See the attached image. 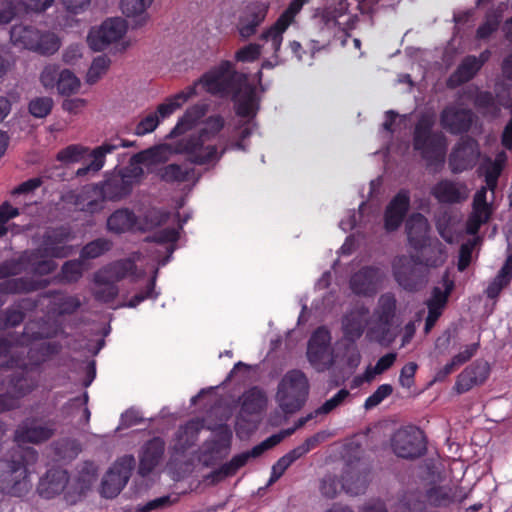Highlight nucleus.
I'll list each match as a JSON object with an SVG mask.
<instances>
[{
    "label": "nucleus",
    "mask_w": 512,
    "mask_h": 512,
    "mask_svg": "<svg viewBox=\"0 0 512 512\" xmlns=\"http://www.w3.org/2000/svg\"><path fill=\"white\" fill-rule=\"evenodd\" d=\"M203 123L198 132L179 138L172 146L175 154L185 155L189 163L198 166L216 164L225 152V149L219 152L217 145L210 143L223 130L224 117L210 115Z\"/></svg>",
    "instance_id": "obj_1"
},
{
    "label": "nucleus",
    "mask_w": 512,
    "mask_h": 512,
    "mask_svg": "<svg viewBox=\"0 0 512 512\" xmlns=\"http://www.w3.org/2000/svg\"><path fill=\"white\" fill-rule=\"evenodd\" d=\"M432 116L422 115L413 130L412 144L428 168H441L446 159L447 138L441 132L433 131Z\"/></svg>",
    "instance_id": "obj_2"
},
{
    "label": "nucleus",
    "mask_w": 512,
    "mask_h": 512,
    "mask_svg": "<svg viewBox=\"0 0 512 512\" xmlns=\"http://www.w3.org/2000/svg\"><path fill=\"white\" fill-rule=\"evenodd\" d=\"M37 457V452L28 448L13 453L11 459H0V489L16 497L26 494L30 487L27 464Z\"/></svg>",
    "instance_id": "obj_3"
},
{
    "label": "nucleus",
    "mask_w": 512,
    "mask_h": 512,
    "mask_svg": "<svg viewBox=\"0 0 512 512\" xmlns=\"http://www.w3.org/2000/svg\"><path fill=\"white\" fill-rule=\"evenodd\" d=\"M248 76L236 71L231 61H221L217 66L205 72L198 81L206 92L219 97H232L237 95L240 88L245 85Z\"/></svg>",
    "instance_id": "obj_4"
},
{
    "label": "nucleus",
    "mask_w": 512,
    "mask_h": 512,
    "mask_svg": "<svg viewBox=\"0 0 512 512\" xmlns=\"http://www.w3.org/2000/svg\"><path fill=\"white\" fill-rule=\"evenodd\" d=\"M309 394V382L300 370L288 371L278 384L276 401L285 414H294L305 404Z\"/></svg>",
    "instance_id": "obj_5"
},
{
    "label": "nucleus",
    "mask_w": 512,
    "mask_h": 512,
    "mask_svg": "<svg viewBox=\"0 0 512 512\" xmlns=\"http://www.w3.org/2000/svg\"><path fill=\"white\" fill-rule=\"evenodd\" d=\"M391 268L394 280L405 291H419L427 282L428 272L418 255H397L392 261Z\"/></svg>",
    "instance_id": "obj_6"
},
{
    "label": "nucleus",
    "mask_w": 512,
    "mask_h": 512,
    "mask_svg": "<svg viewBox=\"0 0 512 512\" xmlns=\"http://www.w3.org/2000/svg\"><path fill=\"white\" fill-rule=\"evenodd\" d=\"M41 416L26 418L16 428L15 441L18 443L41 444L50 440L57 431L56 419L48 418L53 414V409L43 410Z\"/></svg>",
    "instance_id": "obj_7"
},
{
    "label": "nucleus",
    "mask_w": 512,
    "mask_h": 512,
    "mask_svg": "<svg viewBox=\"0 0 512 512\" xmlns=\"http://www.w3.org/2000/svg\"><path fill=\"white\" fill-rule=\"evenodd\" d=\"M393 452L400 458L415 459L426 452L423 432L415 426L397 430L391 438Z\"/></svg>",
    "instance_id": "obj_8"
},
{
    "label": "nucleus",
    "mask_w": 512,
    "mask_h": 512,
    "mask_svg": "<svg viewBox=\"0 0 512 512\" xmlns=\"http://www.w3.org/2000/svg\"><path fill=\"white\" fill-rule=\"evenodd\" d=\"M480 157V146L471 136H462L455 143L448 156V165L452 173L459 174L473 169Z\"/></svg>",
    "instance_id": "obj_9"
},
{
    "label": "nucleus",
    "mask_w": 512,
    "mask_h": 512,
    "mask_svg": "<svg viewBox=\"0 0 512 512\" xmlns=\"http://www.w3.org/2000/svg\"><path fill=\"white\" fill-rule=\"evenodd\" d=\"M310 0H291L287 8L276 21L260 34V40L271 41L274 54L277 56L282 46L284 33L295 22L296 16Z\"/></svg>",
    "instance_id": "obj_10"
},
{
    "label": "nucleus",
    "mask_w": 512,
    "mask_h": 512,
    "mask_svg": "<svg viewBox=\"0 0 512 512\" xmlns=\"http://www.w3.org/2000/svg\"><path fill=\"white\" fill-rule=\"evenodd\" d=\"M127 26L121 18H109L100 27L92 28L87 36L89 47L94 51H103L111 43L120 40L126 33Z\"/></svg>",
    "instance_id": "obj_11"
},
{
    "label": "nucleus",
    "mask_w": 512,
    "mask_h": 512,
    "mask_svg": "<svg viewBox=\"0 0 512 512\" xmlns=\"http://www.w3.org/2000/svg\"><path fill=\"white\" fill-rule=\"evenodd\" d=\"M68 226H58L45 231L42 242L38 247L41 256L49 258H66L71 253V247L66 245L72 239Z\"/></svg>",
    "instance_id": "obj_12"
},
{
    "label": "nucleus",
    "mask_w": 512,
    "mask_h": 512,
    "mask_svg": "<svg viewBox=\"0 0 512 512\" xmlns=\"http://www.w3.org/2000/svg\"><path fill=\"white\" fill-rule=\"evenodd\" d=\"M440 125L452 135L468 133L474 122V113L468 108L448 105L440 112Z\"/></svg>",
    "instance_id": "obj_13"
},
{
    "label": "nucleus",
    "mask_w": 512,
    "mask_h": 512,
    "mask_svg": "<svg viewBox=\"0 0 512 512\" xmlns=\"http://www.w3.org/2000/svg\"><path fill=\"white\" fill-rule=\"evenodd\" d=\"M269 11V4L255 1L247 4L240 15L237 30L243 39H249L257 33L258 27L264 22Z\"/></svg>",
    "instance_id": "obj_14"
},
{
    "label": "nucleus",
    "mask_w": 512,
    "mask_h": 512,
    "mask_svg": "<svg viewBox=\"0 0 512 512\" xmlns=\"http://www.w3.org/2000/svg\"><path fill=\"white\" fill-rule=\"evenodd\" d=\"M331 339V333L325 326L312 333L307 345V358L313 367L322 369L328 363Z\"/></svg>",
    "instance_id": "obj_15"
},
{
    "label": "nucleus",
    "mask_w": 512,
    "mask_h": 512,
    "mask_svg": "<svg viewBox=\"0 0 512 512\" xmlns=\"http://www.w3.org/2000/svg\"><path fill=\"white\" fill-rule=\"evenodd\" d=\"M396 308L397 300L393 293H384L379 297L378 305L375 309V316L379 326L371 330L373 333H379L377 336V341L379 343H383L387 340L390 341V339H388V335L395 318Z\"/></svg>",
    "instance_id": "obj_16"
},
{
    "label": "nucleus",
    "mask_w": 512,
    "mask_h": 512,
    "mask_svg": "<svg viewBox=\"0 0 512 512\" xmlns=\"http://www.w3.org/2000/svg\"><path fill=\"white\" fill-rule=\"evenodd\" d=\"M19 371L10 375L8 382V391L12 397H17V402L34 391L39 384V371H33L27 367L25 363L23 366H16Z\"/></svg>",
    "instance_id": "obj_17"
},
{
    "label": "nucleus",
    "mask_w": 512,
    "mask_h": 512,
    "mask_svg": "<svg viewBox=\"0 0 512 512\" xmlns=\"http://www.w3.org/2000/svg\"><path fill=\"white\" fill-rule=\"evenodd\" d=\"M410 208V195L400 190L388 203L384 211V228L387 232L396 231L403 223Z\"/></svg>",
    "instance_id": "obj_18"
},
{
    "label": "nucleus",
    "mask_w": 512,
    "mask_h": 512,
    "mask_svg": "<svg viewBox=\"0 0 512 512\" xmlns=\"http://www.w3.org/2000/svg\"><path fill=\"white\" fill-rule=\"evenodd\" d=\"M406 234L409 246L414 251H421L433 239L429 236L430 225L421 213H413L406 221Z\"/></svg>",
    "instance_id": "obj_19"
},
{
    "label": "nucleus",
    "mask_w": 512,
    "mask_h": 512,
    "mask_svg": "<svg viewBox=\"0 0 512 512\" xmlns=\"http://www.w3.org/2000/svg\"><path fill=\"white\" fill-rule=\"evenodd\" d=\"M490 368L485 361H475L467 366L458 376L454 389L458 394L471 390L474 386L483 384L489 376Z\"/></svg>",
    "instance_id": "obj_20"
},
{
    "label": "nucleus",
    "mask_w": 512,
    "mask_h": 512,
    "mask_svg": "<svg viewBox=\"0 0 512 512\" xmlns=\"http://www.w3.org/2000/svg\"><path fill=\"white\" fill-rule=\"evenodd\" d=\"M165 451V441L161 437H153L142 447L139 455L138 474L148 476L160 463Z\"/></svg>",
    "instance_id": "obj_21"
},
{
    "label": "nucleus",
    "mask_w": 512,
    "mask_h": 512,
    "mask_svg": "<svg viewBox=\"0 0 512 512\" xmlns=\"http://www.w3.org/2000/svg\"><path fill=\"white\" fill-rule=\"evenodd\" d=\"M235 112L242 118H254L259 110V98L254 84L247 79L237 95L231 97Z\"/></svg>",
    "instance_id": "obj_22"
},
{
    "label": "nucleus",
    "mask_w": 512,
    "mask_h": 512,
    "mask_svg": "<svg viewBox=\"0 0 512 512\" xmlns=\"http://www.w3.org/2000/svg\"><path fill=\"white\" fill-rule=\"evenodd\" d=\"M137 266L130 258L113 261L94 274V283L117 282L135 274Z\"/></svg>",
    "instance_id": "obj_23"
},
{
    "label": "nucleus",
    "mask_w": 512,
    "mask_h": 512,
    "mask_svg": "<svg viewBox=\"0 0 512 512\" xmlns=\"http://www.w3.org/2000/svg\"><path fill=\"white\" fill-rule=\"evenodd\" d=\"M67 200L77 210L89 214L98 213L104 208L95 184L84 186L79 192L69 193Z\"/></svg>",
    "instance_id": "obj_24"
},
{
    "label": "nucleus",
    "mask_w": 512,
    "mask_h": 512,
    "mask_svg": "<svg viewBox=\"0 0 512 512\" xmlns=\"http://www.w3.org/2000/svg\"><path fill=\"white\" fill-rule=\"evenodd\" d=\"M379 278V268L365 266L352 275L350 279V287L357 295L372 296L376 293Z\"/></svg>",
    "instance_id": "obj_25"
},
{
    "label": "nucleus",
    "mask_w": 512,
    "mask_h": 512,
    "mask_svg": "<svg viewBox=\"0 0 512 512\" xmlns=\"http://www.w3.org/2000/svg\"><path fill=\"white\" fill-rule=\"evenodd\" d=\"M68 483V474L65 470L50 469L40 478L37 491L42 498L52 499L63 492Z\"/></svg>",
    "instance_id": "obj_26"
},
{
    "label": "nucleus",
    "mask_w": 512,
    "mask_h": 512,
    "mask_svg": "<svg viewBox=\"0 0 512 512\" xmlns=\"http://www.w3.org/2000/svg\"><path fill=\"white\" fill-rule=\"evenodd\" d=\"M368 469H357L355 466L347 465L342 473L341 489L351 496L364 494L369 484Z\"/></svg>",
    "instance_id": "obj_27"
},
{
    "label": "nucleus",
    "mask_w": 512,
    "mask_h": 512,
    "mask_svg": "<svg viewBox=\"0 0 512 512\" xmlns=\"http://www.w3.org/2000/svg\"><path fill=\"white\" fill-rule=\"evenodd\" d=\"M95 186L103 205L106 200H121L132 192L131 186L118 174L108 177L104 181L95 184Z\"/></svg>",
    "instance_id": "obj_28"
},
{
    "label": "nucleus",
    "mask_w": 512,
    "mask_h": 512,
    "mask_svg": "<svg viewBox=\"0 0 512 512\" xmlns=\"http://www.w3.org/2000/svg\"><path fill=\"white\" fill-rule=\"evenodd\" d=\"M50 284L47 279H32L29 277H9L0 282V293L2 294H28L45 289Z\"/></svg>",
    "instance_id": "obj_29"
},
{
    "label": "nucleus",
    "mask_w": 512,
    "mask_h": 512,
    "mask_svg": "<svg viewBox=\"0 0 512 512\" xmlns=\"http://www.w3.org/2000/svg\"><path fill=\"white\" fill-rule=\"evenodd\" d=\"M415 252V255L420 256V262L427 272L430 268L442 266L448 257L446 246L437 238L428 242L423 250Z\"/></svg>",
    "instance_id": "obj_30"
},
{
    "label": "nucleus",
    "mask_w": 512,
    "mask_h": 512,
    "mask_svg": "<svg viewBox=\"0 0 512 512\" xmlns=\"http://www.w3.org/2000/svg\"><path fill=\"white\" fill-rule=\"evenodd\" d=\"M366 313L365 310H354L343 316L342 332L346 342L354 344L361 338L366 326Z\"/></svg>",
    "instance_id": "obj_31"
},
{
    "label": "nucleus",
    "mask_w": 512,
    "mask_h": 512,
    "mask_svg": "<svg viewBox=\"0 0 512 512\" xmlns=\"http://www.w3.org/2000/svg\"><path fill=\"white\" fill-rule=\"evenodd\" d=\"M138 221L136 214L128 208L115 210L106 222V228L109 232L121 235L134 229Z\"/></svg>",
    "instance_id": "obj_32"
},
{
    "label": "nucleus",
    "mask_w": 512,
    "mask_h": 512,
    "mask_svg": "<svg viewBox=\"0 0 512 512\" xmlns=\"http://www.w3.org/2000/svg\"><path fill=\"white\" fill-rule=\"evenodd\" d=\"M431 195L441 204L460 203L466 198L458 184L449 179L438 181L431 188Z\"/></svg>",
    "instance_id": "obj_33"
},
{
    "label": "nucleus",
    "mask_w": 512,
    "mask_h": 512,
    "mask_svg": "<svg viewBox=\"0 0 512 512\" xmlns=\"http://www.w3.org/2000/svg\"><path fill=\"white\" fill-rule=\"evenodd\" d=\"M206 112L207 106L204 104H195L189 107L170 131L168 137L176 138L192 130L198 121L205 116Z\"/></svg>",
    "instance_id": "obj_34"
},
{
    "label": "nucleus",
    "mask_w": 512,
    "mask_h": 512,
    "mask_svg": "<svg viewBox=\"0 0 512 512\" xmlns=\"http://www.w3.org/2000/svg\"><path fill=\"white\" fill-rule=\"evenodd\" d=\"M196 95V83L193 85L187 86L184 90L174 94L173 96L167 98L165 102L159 104L157 106L156 114L158 117L165 119L174 113L177 109H179L185 102H187L191 97Z\"/></svg>",
    "instance_id": "obj_35"
},
{
    "label": "nucleus",
    "mask_w": 512,
    "mask_h": 512,
    "mask_svg": "<svg viewBox=\"0 0 512 512\" xmlns=\"http://www.w3.org/2000/svg\"><path fill=\"white\" fill-rule=\"evenodd\" d=\"M40 31L33 26L15 24L10 30L11 41L18 46L32 50L39 40Z\"/></svg>",
    "instance_id": "obj_36"
},
{
    "label": "nucleus",
    "mask_w": 512,
    "mask_h": 512,
    "mask_svg": "<svg viewBox=\"0 0 512 512\" xmlns=\"http://www.w3.org/2000/svg\"><path fill=\"white\" fill-rule=\"evenodd\" d=\"M41 252L37 249L30 251L20 257V263L28 264L35 275L46 276L53 273L57 268V263L53 259H40Z\"/></svg>",
    "instance_id": "obj_37"
},
{
    "label": "nucleus",
    "mask_w": 512,
    "mask_h": 512,
    "mask_svg": "<svg viewBox=\"0 0 512 512\" xmlns=\"http://www.w3.org/2000/svg\"><path fill=\"white\" fill-rule=\"evenodd\" d=\"M57 352V345L50 342H42L31 346L27 351L25 363L29 369L39 371L40 365L45 362L51 355Z\"/></svg>",
    "instance_id": "obj_38"
},
{
    "label": "nucleus",
    "mask_w": 512,
    "mask_h": 512,
    "mask_svg": "<svg viewBox=\"0 0 512 512\" xmlns=\"http://www.w3.org/2000/svg\"><path fill=\"white\" fill-rule=\"evenodd\" d=\"M481 70L476 62L475 55H468L462 59L457 69L449 78V82L455 85H462L472 80Z\"/></svg>",
    "instance_id": "obj_39"
},
{
    "label": "nucleus",
    "mask_w": 512,
    "mask_h": 512,
    "mask_svg": "<svg viewBox=\"0 0 512 512\" xmlns=\"http://www.w3.org/2000/svg\"><path fill=\"white\" fill-rule=\"evenodd\" d=\"M200 428L195 422H188L176 433L174 450L177 453H185L189 448L194 446L198 440Z\"/></svg>",
    "instance_id": "obj_40"
},
{
    "label": "nucleus",
    "mask_w": 512,
    "mask_h": 512,
    "mask_svg": "<svg viewBox=\"0 0 512 512\" xmlns=\"http://www.w3.org/2000/svg\"><path fill=\"white\" fill-rule=\"evenodd\" d=\"M267 398L258 387H252L242 395L241 411L248 415L259 414L266 406Z\"/></svg>",
    "instance_id": "obj_41"
},
{
    "label": "nucleus",
    "mask_w": 512,
    "mask_h": 512,
    "mask_svg": "<svg viewBox=\"0 0 512 512\" xmlns=\"http://www.w3.org/2000/svg\"><path fill=\"white\" fill-rule=\"evenodd\" d=\"M457 497V490L447 485H435L426 491V499L434 507H446Z\"/></svg>",
    "instance_id": "obj_42"
},
{
    "label": "nucleus",
    "mask_w": 512,
    "mask_h": 512,
    "mask_svg": "<svg viewBox=\"0 0 512 512\" xmlns=\"http://www.w3.org/2000/svg\"><path fill=\"white\" fill-rule=\"evenodd\" d=\"M505 161L506 154L501 152L496 156L494 161L487 159L486 164L480 167V169L484 170L483 174L485 177L486 188L490 191H494L496 189Z\"/></svg>",
    "instance_id": "obj_43"
},
{
    "label": "nucleus",
    "mask_w": 512,
    "mask_h": 512,
    "mask_svg": "<svg viewBox=\"0 0 512 512\" xmlns=\"http://www.w3.org/2000/svg\"><path fill=\"white\" fill-rule=\"evenodd\" d=\"M492 213V205H472V212L466 222L467 233L470 235L477 234L481 226L490 220Z\"/></svg>",
    "instance_id": "obj_44"
},
{
    "label": "nucleus",
    "mask_w": 512,
    "mask_h": 512,
    "mask_svg": "<svg viewBox=\"0 0 512 512\" xmlns=\"http://www.w3.org/2000/svg\"><path fill=\"white\" fill-rule=\"evenodd\" d=\"M117 145H111V143H103L101 146L95 148L92 153V160L91 162L83 167H80L76 171L77 177H84L86 176L90 171L92 172H98L102 169L105 163V156L108 153H111L115 150Z\"/></svg>",
    "instance_id": "obj_45"
},
{
    "label": "nucleus",
    "mask_w": 512,
    "mask_h": 512,
    "mask_svg": "<svg viewBox=\"0 0 512 512\" xmlns=\"http://www.w3.org/2000/svg\"><path fill=\"white\" fill-rule=\"evenodd\" d=\"M192 173H194L193 168H183L180 164L171 163L160 168L157 172V176L163 182L173 184L187 182Z\"/></svg>",
    "instance_id": "obj_46"
},
{
    "label": "nucleus",
    "mask_w": 512,
    "mask_h": 512,
    "mask_svg": "<svg viewBox=\"0 0 512 512\" xmlns=\"http://www.w3.org/2000/svg\"><path fill=\"white\" fill-rule=\"evenodd\" d=\"M127 480L116 471L109 469L101 481V495L104 498H115L126 486Z\"/></svg>",
    "instance_id": "obj_47"
},
{
    "label": "nucleus",
    "mask_w": 512,
    "mask_h": 512,
    "mask_svg": "<svg viewBox=\"0 0 512 512\" xmlns=\"http://www.w3.org/2000/svg\"><path fill=\"white\" fill-rule=\"evenodd\" d=\"M442 283L444 290L439 287H434L431 293V297L427 300L426 305L427 307H431L443 312L448 302V298L454 289V282L449 278L447 272L442 277Z\"/></svg>",
    "instance_id": "obj_48"
},
{
    "label": "nucleus",
    "mask_w": 512,
    "mask_h": 512,
    "mask_svg": "<svg viewBox=\"0 0 512 512\" xmlns=\"http://www.w3.org/2000/svg\"><path fill=\"white\" fill-rule=\"evenodd\" d=\"M150 152H152V150H146L134 154L131 157L130 165L128 167H124L118 173V175L120 177H123V180H126V183H128L131 186V190L133 189V185L135 184V182L139 181L143 177L144 170L140 166V164L145 162V154Z\"/></svg>",
    "instance_id": "obj_49"
},
{
    "label": "nucleus",
    "mask_w": 512,
    "mask_h": 512,
    "mask_svg": "<svg viewBox=\"0 0 512 512\" xmlns=\"http://www.w3.org/2000/svg\"><path fill=\"white\" fill-rule=\"evenodd\" d=\"M232 434L228 429L220 432L217 438L205 443L204 454L226 456L231 447Z\"/></svg>",
    "instance_id": "obj_50"
},
{
    "label": "nucleus",
    "mask_w": 512,
    "mask_h": 512,
    "mask_svg": "<svg viewBox=\"0 0 512 512\" xmlns=\"http://www.w3.org/2000/svg\"><path fill=\"white\" fill-rule=\"evenodd\" d=\"M113 247V242L107 238H97L88 242L80 251V258L83 260L96 259Z\"/></svg>",
    "instance_id": "obj_51"
},
{
    "label": "nucleus",
    "mask_w": 512,
    "mask_h": 512,
    "mask_svg": "<svg viewBox=\"0 0 512 512\" xmlns=\"http://www.w3.org/2000/svg\"><path fill=\"white\" fill-rule=\"evenodd\" d=\"M24 364V357L15 353L11 342L0 337V367L15 368L16 366H23Z\"/></svg>",
    "instance_id": "obj_52"
},
{
    "label": "nucleus",
    "mask_w": 512,
    "mask_h": 512,
    "mask_svg": "<svg viewBox=\"0 0 512 512\" xmlns=\"http://www.w3.org/2000/svg\"><path fill=\"white\" fill-rule=\"evenodd\" d=\"M501 23V14L495 10L488 11L484 22L476 30V38L486 40L495 33Z\"/></svg>",
    "instance_id": "obj_53"
},
{
    "label": "nucleus",
    "mask_w": 512,
    "mask_h": 512,
    "mask_svg": "<svg viewBox=\"0 0 512 512\" xmlns=\"http://www.w3.org/2000/svg\"><path fill=\"white\" fill-rule=\"evenodd\" d=\"M57 90L61 95H71L78 92L80 80L70 70H63L57 79Z\"/></svg>",
    "instance_id": "obj_54"
},
{
    "label": "nucleus",
    "mask_w": 512,
    "mask_h": 512,
    "mask_svg": "<svg viewBox=\"0 0 512 512\" xmlns=\"http://www.w3.org/2000/svg\"><path fill=\"white\" fill-rule=\"evenodd\" d=\"M251 458L253 457L250 454V451L234 455L229 462H226L218 469H215V473L222 474L226 478L231 477L235 475L240 468L245 466Z\"/></svg>",
    "instance_id": "obj_55"
},
{
    "label": "nucleus",
    "mask_w": 512,
    "mask_h": 512,
    "mask_svg": "<svg viewBox=\"0 0 512 512\" xmlns=\"http://www.w3.org/2000/svg\"><path fill=\"white\" fill-rule=\"evenodd\" d=\"M60 48L59 38L50 32L39 34V40L32 51L38 52L42 55H52Z\"/></svg>",
    "instance_id": "obj_56"
},
{
    "label": "nucleus",
    "mask_w": 512,
    "mask_h": 512,
    "mask_svg": "<svg viewBox=\"0 0 512 512\" xmlns=\"http://www.w3.org/2000/svg\"><path fill=\"white\" fill-rule=\"evenodd\" d=\"M474 105L478 110L482 111L483 114L497 116L500 112L494 95L489 91L479 92L475 97Z\"/></svg>",
    "instance_id": "obj_57"
},
{
    "label": "nucleus",
    "mask_w": 512,
    "mask_h": 512,
    "mask_svg": "<svg viewBox=\"0 0 512 512\" xmlns=\"http://www.w3.org/2000/svg\"><path fill=\"white\" fill-rule=\"evenodd\" d=\"M111 60L106 55H100L93 59L86 75V81L89 84H95L107 72Z\"/></svg>",
    "instance_id": "obj_58"
},
{
    "label": "nucleus",
    "mask_w": 512,
    "mask_h": 512,
    "mask_svg": "<svg viewBox=\"0 0 512 512\" xmlns=\"http://www.w3.org/2000/svg\"><path fill=\"white\" fill-rule=\"evenodd\" d=\"M97 286L93 291V297L96 301L101 303L113 302L118 294L119 288L116 283L108 281L107 283H95Z\"/></svg>",
    "instance_id": "obj_59"
},
{
    "label": "nucleus",
    "mask_w": 512,
    "mask_h": 512,
    "mask_svg": "<svg viewBox=\"0 0 512 512\" xmlns=\"http://www.w3.org/2000/svg\"><path fill=\"white\" fill-rule=\"evenodd\" d=\"M83 275L81 260H68L61 267V280L66 283H76Z\"/></svg>",
    "instance_id": "obj_60"
},
{
    "label": "nucleus",
    "mask_w": 512,
    "mask_h": 512,
    "mask_svg": "<svg viewBox=\"0 0 512 512\" xmlns=\"http://www.w3.org/2000/svg\"><path fill=\"white\" fill-rule=\"evenodd\" d=\"M53 108V100L50 97H36L29 102V113L35 118H45Z\"/></svg>",
    "instance_id": "obj_61"
},
{
    "label": "nucleus",
    "mask_w": 512,
    "mask_h": 512,
    "mask_svg": "<svg viewBox=\"0 0 512 512\" xmlns=\"http://www.w3.org/2000/svg\"><path fill=\"white\" fill-rule=\"evenodd\" d=\"M341 485L342 477L338 479L336 475L327 474L321 480L320 492L324 497L333 499L342 490Z\"/></svg>",
    "instance_id": "obj_62"
},
{
    "label": "nucleus",
    "mask_w": 512,
    "mask_h": 512,
    "mask_svg": "<svg viewBox=\"0 0 512 512\" xmlns=\"http://www.w3.org/2000/svg\"><path fill=\"white\" fill-rule=\"evenodd\" d=\"M153 0H121V10L127 17L141 15Z\"/></svg>",
    "instance_id": "obj_63"
},
{
    "label": "nucleus",
    "mask_w": 512,
    "mask_h": 512,
    "mask_svg": "<svg viewBox=\"0 0 512 512\" xmlns=\"http://www.w3.org/2000/svg\"><path fill=\"white\" fill-rule=\"evenodd\" d=\"M262 46L257 43H249L235 53V59L239 62L250 63L256 61L261 55Z\"/></svg>",
    "instance_id": "obj_64"
}]
</instances>
